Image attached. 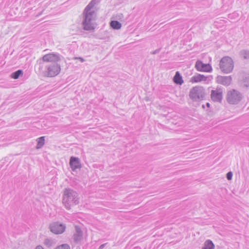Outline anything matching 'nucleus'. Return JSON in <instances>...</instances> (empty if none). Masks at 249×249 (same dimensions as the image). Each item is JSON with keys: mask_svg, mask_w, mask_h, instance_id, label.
<instances>
[{"mask_svg": "<svg viewBox=\"0 0 249 249\" xmlns=\"http://www.w3.org/2000/svg\"><path fill=\"white\" fill-rule=\"evenodd\" d=\"M60 60V55L58 53L45 54L38 60L39 70L48 77H54L60 72V65L57 63Z\"/></svg>", "mask_w": 249, "mask_h": 249, "instance_id": "nucleus-1", "label": "nucleus"}, {"mask_svg": "<svg viewBox=\"0 0 249 249\" xmlns=\"http://www.w3.org/2000/svg\"><path fill=\"white\" fill-rule=\"evenodd\" d=\"M99 0H91L86 7L83 12V21L82 22L83 28L86 31L94 30L95 21L96 19L97 9L96 4L99 2Z\"/></svg>", "mask_w": 249, "mask_h": 249, "instance_id": "nucleus-2", "label": "nucleus"}, {"mask_svg": "<svg viewBox=\"0 0 249 249\" xmlns=\"http://www.w3.org/2000/svg\"><path fill=\"white\" fill-rule=\"evenodd\" d=\"M79 199L78 193L73 189L67 188L63 190L62 201L66 209L70 210L71 207L78 204Z\"/></svg>", "mask_w": 249, "mask_h": 249, "instance_id": "nucleus-3", "label": "nucleus"}, {"mask_svg": "<svg viewBox=\"0 0 249 249\" xmlns=\"http://www.w3.org/2000/svg\"><path fill=\"white\" fill-rule=\"evenodd\" d=\"M219 65L221 71L224 73L231 72L234 67L233 60L229 56L222 57L219 62Z\"/></svg>", "mask_w": 249, "mask_h": 249, "instance_id": "nucleus-4", "label": "nucleus"}, {"mask_svg": "<svg viewBox=\"0 0 249 249\" xmlns=\"http://www.w3.org/2000/svg\"><path fill=\"white\" fill-rule=\"evenodd\" d=\"M205 89L200 86H196L191 89L189 92L190 98L194 101L202 100L205 96Z\"/></svg>", "mask_w": 249, "mask_h": 249, "instance_id": "nucleus-5", "label": "nucleus"}, {"mask_svg": "<svg viewBox=\"0 0 249 249\" xmlns=\"http://www.w3.org/2000/svg\"><path fill=\"white\" fill-rule=\"evenodd\" d=\"M243 98L241 93L235 89L229 90L227 95V102L232 105L237 104Z\"/></svg>", "mask_w": 249, "mask_h": 249, "instance_id": "nucleus-6", "label": "nucleus"}, {"mask_svg": "<svg viewBox=\"0 0 249 249\" xmlns=\"http://www.w3.org/2000/svg\"><path fill=\"white\" fill-rule=\"evenodd\" d=\"M50 231L56 234L62 233L66 229V225L59 222H53L50 225Z\"/></svg>", "mask_w": 249, "mask_h": 249, "instance_id": "nucleus-7", "label": "nucleus"}, {"mask_svg": "<svg viewBox=\"0 0 249 249\" xmlns=\"http://www.w3.org/2000/svg\"><path fill=\"white\" fill-rule=\"evenodd\" d=\"M195 68L199 71L211 72L212 71V66L209 64L203 63L200 60H197L196 62Z\"/></svg>", "mask_w": 249, "mask_h": 249, "instance_id": "nucleus-8", "label": "nucleus"}, {"mask_svg": "<svg viewBox=\"0 0 249 249\" xmlns=\"http://www.w3.org/2000/svg\"><path fill=\"white\" fill-rule=\"evenodd\" d=\"M211 99L214 102H221L222 100V91L221 89L212 90L211 94Z\"/></svg>", "mask_w": 249, "mask_h": 249, "instance_id": "nucleus-9", "label": "nucleus"}, {"mask_svg": "<svg viewBox=\"0 0 249 249\" xmlns=\"http://www.w3.org/2000/svg\"><path fill=\"white\" fill-rule=\"evenodd\" d=\"M70 165L73 171H75L77 169L81 168L80 160L78 158L71 157L70 160Z\"/></svg>", "mask_w": 249, "mask_h": 249, "instance_id": "nucleus-10", "label": "nucleus"}, {"mask_svg": "<svg viewBox=\"0 0 249 249\" xmlns=\"http://www.w3.org/2000/svg\"><path fill=\"white\" fill-rule=\"evenodd\" d=\"M231 80L232 78L231 76L219 75L216 77L217 82L225 86H229L231 83Z\"/></svg>", "mask_w": 249, "mask_h": 249, "instance_id": "nucleus-11", "label": "nucleus"}, {"mask_svg": "<svg viewBox=\"0 0 249 249\" xmlns=\"http://www.w3.org/2000/svg\"><path fill=\"white\" fill-rule=\"evenodd\" d=\"M75 232L73 235V239L75 243H78L83 239V231L78 226H75Z\"/></svg>", "mask_w": 249, "mask_h": 249, "instance_id": "nucleus-12", "label": "nucleus"}, {"mask_svg": "<svg viewBox=\"0 0 249 249\" xmlns=\"http://www.w3.org/2000/svg\"><path fill=\"white\" fill-rule=\"evenodd\" d=\"M208 77L204 75L197 74L191 77L190 82L192 83H197L201 81H205L207 80Z\"/></svg>", "mask_w": 249, "mask_h": 249, "instance_id": "nucleus-13", "label": "nucleus"}, {"mask_svg": "<svg viewBox=\"0 0 249 249\" xmlns=\"http://www.w3.org/2000/svg\"><path fill=\"white\" fill-rule=\"evenodd\" d=\"M174 82L178 85H181L183 83L182 76L180 75L178 71L176 72L174 77Z\"/></svg>", "mask_w": 249, "mask_h": 249, "instance_id": "nucleus-14", "label": "nucleus"}, {"mask_svg": "<svg viewBox=\"0 0 249 249\" xmlns=\"http://www.w3.org/2000/svg\"><path fill=\"white\" fill-rule=\"evenodd\" d=\"M214 245L210 240H207L204 243L202 249H214Z\"/></svg>", "mask_w": 249, "mask_h": 249, "instance_id": "nucleus-15", "label": "nucleus"}, {"mask_svg": "<svg viewBox=\"0 0 249 249\" xmlns=\"http://www.w3.org/2000/svg\"><path fill=\"white\" fill-rule=\"evenodd\" d=\"M110 26L115 30L120 29L122 27L121 23L117 20H113L110 22Z\"/></svg>", "mask_w": 249, "mask_h": 249, "instance_id": "nucleus-16", "label": "nucleus"}, {"mask_svg": "<svg viewBox=\"0 0 249 249\" xmlns=\"http://www.w3.org/2000/svg\"><path fill=\"white\" fill-rule=\"evenodd\" d=\"M37 145L36 146V149L41 148L44 144L45 143V137L42 136L37 139Z\"/></svg>", "mask_w": 249, "mask_h": 249, "instance_id": "nucleus-17", "label": "nucleus"}, {"mask_svg": "<svg viewBox=\"0 0 249 249\" xmlns=\"http://www.w3.org/2000/svg\"><path fill=\"white\" fill-rule=\"evenodd\" d=\"M22 74L23 71L21 70H18L13 72L11 75V77L13 79H17L18 78L20 75H22Z\"/></svg>", "mask_w": 249, "mask_h": 249, "instance_id": "nucleus-18", "label": "nucleus"}, {"mask_svg": "<svg viewBox=\"0 0 249 249\" xmlns=\"http://www.w3.org/2000/svg\"><path fill=\"white\" fill-rule=\"evenodd\" d=\"M240 55L244 59H249V51L247 50H242L239 53Z\"/></svg>", "mask_w": 249, "mask_h": 249, "instance_id": "nucleus-19", "label": "nucleus"}, {"mask_svg": "<svg viewBox=\"0 0 249 249\" xmlns=\"http://www.w3.org/2000/svg\"><path fill=\"white\" fill-rule=\"evenodd\" d=\"M243 86L245 88H249V76L245 77L242 81Z\"/></svg>", "mask_w": 249, "mask_h": 249, "instance_id": "nucleus-20", "label": "nucleus"}, {"mask_svg": "<svg viewBox=\"0 0 249 249\" xmlns=\"http://www.w3.org/2000/svg\"><path fill=\"white\" fill-rule=\"evenodd\" d=\"M55 249H70V247L68 244H63L57 247Z\"/></svg>", "mask_w": 249, "mask_h": 249, "instance_id": "nucleus-21", "label": "nucleus"}, {"mask_svg": "<svg viewBox=\"0 0 249 249\" xmlns=\"http://www.w3.org/2000/svg\"><path fill=\"white\" fill-rule=\"evenodd\" d=\"M44 243L48 247L51 246L53 243V242L51 240L49 239H46L44 241Z\"/></svg>", "mask_w": 249, "mask_h": 249, "instance_id": "nucleus-22", "label": "nucleus"}, {"mask_svg": "<svg viewBox=\"0 0 249 249\" xmlns=\"http://www.w3.org/2000/svg\"><path fill=\"white\" fill-rule=\"evenodd\" d=\"M232 173L231 172H228L226 175V178L228 180H231L232 178Z\"/></svg>", "mask_w": 249, "mask_h": 249, "instance_id": "nucleus-23", "label": "nucleus"}, {"mask_svg": "<svg viewBox=\"0 0 249 249\" xmlns=\"http://www.w3.org/2000/svg\"><path fill=\"white\" fill-rule=\"evenodd\" d=\"M160 49H156V50L152 52L151 53L153 54H155L158 53L160 52Z\"/></svg>", "mask_w": 249, "mask_h": 249, "instance_id": "nucleus-24", "label": "nucleus"}, {"mask_svg": "<svg viewBox=\"0 0 249 249\" xmlns=\"http://www.w3.org/2000/svg\"><path fill=\"white\" fill-rule=\"evenodd\" d=\"M107 244V243H105V244H102L101 245L100 247H99V249H103L106 246V245Z\"/></svg>", "mask_w": 249, "mask_h": 249, "instance_id": "nucleus-25", "label": "nucleus"}, {"mask_svg": "<svg viewBox=\"0 0 249 249\" xmlns=\"http://www.w3.org/2000/svg\"><path fill=\"white\" fill-rule=\"evenodd\" d=\"M36 249H44L43 248V247L41 246H37L36 248Z\"/></svg>", "mask_w": 249, "mask_h": 249, "instance_id": "nucleus-26", "label": "nucleus"}, {"mask_svg": "<svg viewBox=\"0 0 249 249\" xmlns=\"http://www.w3.org/2000/svg\"><path fill=\"white\" fill-rule=\"evenodd\" d=\"M78 59H79V60H80V61H81L82 62H84V59L83 58H81V57H79V58H78Z\"/></svg>", "mask_w": 249, "mask_h": 249, "instance_id": "nucleus-27", "label": "nucleus"}, {"mask_svg": "<svg viewBox=\"0 0 249 249\" xmlns=\"http://www.w3.org/2000/svg\"><path fill=\"white\" fill-rule=\"evenodd\" d=\"M206 106H207V107H210V103H207L206 104Z\"/></svg>", "mask_w": 249, "mask_h": 249, "instance_id": "nucleus-28", "label": "nucleus"}]
</instances>
